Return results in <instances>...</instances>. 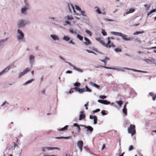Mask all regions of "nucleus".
<instances>
[{"mask_svg": "<svg viewBox=\"0 0 156 156\" xmlns=\"http://www.w3.org/2000/svg\"><path fill=\"white\" fill-rule=\"evenodd\" d=\"M45 90H44L41 91V93L42 94H44L45 93Z\"/></svg>", "mask_w": 156, "mask_h": 156, "instance_id": "0e129e2a", "label": "nucleus"}, {"mask_svg": "<svg viewBox=\"0 0 156 156\" xmlns=\"http://www.w3.org/2000/svg\"><path fill=\"white\" fill-rule=\"evenodd\" d=\"M18 32L19 34H20V35L18 36V39L19 40H22L24 38V35L22 31L21 30L18 29Z\"/></svg>", "mask_w": 156, "mask_h": 156, "instance_id": "39448f33", "label": "nucleus"}, {"mask_svg": "<svg viewBox=\"0 0 156 156\" xmlns=\"http://www.w3.org/2000/svg\"><path fill=\"white\" fill-rule=\"evenodd\" d=\"M100 111V109H97L95 110H94V111H93V112L94 113H96V112H99Z\"/></svg>", "mask_w": 156, "mask_h": 156, "instance_id": "09e8293b", "label": "nucleus"}, {"mask_svg": "<svg viewBox=\"0 0 156 156\" xmlns=\"http://www.w3.org/2000/svg\"><path fill=\"white\" fill-rule=\"evenodd\" d=\"M72 138V136H69L68 137H56L55 138L57 139H70Z\"/></svg>", "mask_w": 156, "mask_h": 156, "instance_id": "a211bd4d", "label": "nucleus"}, {"mask_svg": "<svg viewBox=\"0 0 156 156\" xmlns=\"http://www.w3.org/2000/svg\"><path fill=\"white\" fill-rule=\"evenodd\" d=\"M103 100H98V102L102 104V101Z\"/></svg>", "mask_w": 156, "mask_h": 156, "instance_id": "052dcab7", "label": "nucleus"}, {"mask_svg": "<svg viewBox=\"0 0 156 156\" xmlns=\"http://www.w3.org/2000/svg\"><path fill=\"white\" fill-rule=\"evenodd\" d=\"M85 128L87 129V131H90V132H92L93 130V128L90 126H86L85 127Z\"/></svg>", "mask_w": 156, "mask_h": 156, "instance_id": "6ab92c4d", "label": "nucleus"}, {"mask_svg": "<svg viewBox=\"0 0 156 156\" xmlns=\"http://www.w3.org/2000/svg\"><path fill=\"white\" fill-rule=\"evenodd\" d=\"M96 39L97 41H99L101 44L107 48H110L111 47L115 48V46L113 43H111V41L110 40L109 37H108L107 38V40H108V42L107 43H105L101 37L96 38Z\"/></svg>", "mask_w": 156, "mask_h": 156, "instance_id": "f257e3e1", "label": "nucleus"}, {"mask_svg": "<svg viewBox=\"0 0 156 156\" xmlns=\"http://www.w3.org/2000/svg\"><path fill=\"white\" fill-rule=\"evenodd\" d=\"M135 11V10L134 9L131 8L126 12H125V14L126 15L129 13H132L134 12Z\"/></svg>", "mask_w": 156, "mask_h": 156, "instance_id": "412c9836", "label": "nucleus"}, {"mask_svg": "<svg viewBox=\"0 0 156 156\" xmlns=\"http://www.w3.org/2000/svg\"><path fill=\"white\" fill-rule=\"evenodd\" d=\"M76 9L78 11H80L81 10V9L78 6L76 5Z\"/></svg>", "mask_w": 156, "mask_h": 156, "instance_id": "de8ad7c7", "label": "nucleus"}, {"mask_svg": "<svg viewBox=\"0 0 156 156\" xmlns=\"http://www.w3.org/2000/svg\"><path fill=\"white\" fill-rule=\"evenodd\" d=\"M114 50L116 52H120L122 51V50L121 49L117 48H115Z\"/></svg>", "mask_w": 156, "mask_h": 156, "instance_id": "473e14b6", "label": "nucleus"}, {"mask_svg": "<svg viewBox=\"0 0 156 156\" xmlns=\"http://www.w3.org/2000/svg\"><path fill=\"white\" fill-rule=\"evenodd\" d=\"M95 8L96 9V11L99 14H101V13L99 8L98 7H96Z\"/></svg>", "mask_w": 156, "mask_h": 156, "instance_id": "c85d7f7f", "label": "nucleus"}, {"mask_svg": "<svg viewBox=\"0 0 156 156\" xmlns=\"http://www.w3.org/2000/svg\"><path fill=\"white\" fill-rule=\"evenodd\" d=\"M128 103V102L126 103L124 106L123 108L122 109V111L123 113L125 114V115H127V109L126 108V104Z\"/></svg>", "mask_w": 156, "mask_h": 156, "instance_id": "f8f14e48", "label": "nucleus"}, {"mask_svg": "<svg viewBox=\"0 0 156 156\" xmlns=\"http://www.w3.org/2000/svg\"><path fill=\"white\" fill-rule=\"evenodd\" d=\"M116 102L119 105L120 107L121 106V105L122 104V103H123V102L121 101H116Z\"/></svg>", "mask_w": 156, "mask_h": 156, "instance_id": "c756f323", "label": "nucleus"}, {"mask_svg": "<svg viewBox=\"0 0 156 156\" xmlns=\"http://www.w3.org/2000/svg\"><path fill=\"white\" fill-rule=\"evenodd\" d=\"M68 126H68L66 125V126H65V127H64L63 128H62V129H58V131H66V130H67V129H68Z\"/></svg>", "mask_w": 156, "mask_h": 156, "instance_id": "aec40b11", "label": "nucleus"}, {"mask_svg": "<svg viewBox=\"0 0 156 156\" xmlns=\"http://www.w3.org/2000/svg\"><path fill=\"white\" fill-rule=\"evenodd\" d=\"M26 23H25L24 21L23 20H21L19 23H18V25H19V27H23L25 25Z\"/></svg>", "mask_w": 156, "mask_h": 156, "instance_id": "1a4fd4ad", "label": "nucleus"}, {"mask_svg": "<svg viewBox=\"0 0 156 156\" xmlns=\"http://www.w3.org/2000/svg\"><path fill=\"white\" fill-rule=\"evenodd\" d=\"M44 156H57L55 155H44Z\"/></svg>", "mask_w": 156, "mask_h": 156, "instance_id": "774afa93", "label": "nucleus"}, {"mask_svg": "<svg viewBox=\"0 0 156 156\" xmlns=\"http://www.w3.org/2000/svg\"><path fill=\"white\" fill-rule=\"evenodd\" d=\"M73 126H76L77 127V129L78 132H80V130H81V129H80L79 125H78L77 123H75L74 124Z\"/></svg>", "mask_w": 156, "mask_h": 156, "instance_id": "4be33fe9", "label": "nucleus"}, {"mask_svg": "<svg viewBox=\"0 0 156 156\" xmlns=\"http://www.w3.org/2000/svg\"><path fill=\"white\" fill-rule=\"evenodd\" d=\"M102 34L104 35V36H106L107 35V33L106 32L105 30H102Z\"/></svg>", "mask_w": 156, "mask_h": 156, "instance_id": "a19ab883", "label": "nucleus"}, {"mask_svg": "<svg viewBox=\"0 0 156 156\" xmlns=\"http://www.w3.org/2000/svg\"><path fill=\"white\" fill-rule=\"evenodd\" d=\"M31 70V69L30 68H26L24 71L25 73L26 74L29 72H30Z\"/></svg>", "mask_w": 156, "mask_h": 156, "instance_id": "cd10ccee", "label": "nucleus"}, {"mask_svg": "<svg viewBox=\"0 0 156 156\" xmlns=\"http://www.w3.org/2000/svg\"><path fill=\"white\" fill-rule=\"evenodd\" d=\"M88 103H89V102H87V103L84 105V106L86 107V109L87 110L88 109V108L87 107V106H88Z\"/></svg>", "mask_w": 156, "mask_h": 156, "instance_id": "8fccbe9b", "label": "nucleus"}, {"mask_svg": "<svg viewBox=\"0 0 156 156\" xmlns=\"http://www.w3.org/2000/svg\"><path fill=\"white\" fill-rule=\"evenodd\" d=\"M64 40L66 41H68L70 40V38L69 36H64L63 38Z\"/></svg>", "mask_w": 156, "mask_h": 156, "instance_id": "a878e982", "label": "nucleus"}, {"mask_svg": "<svg viewBox=\"0 0 156 156\" xmlns=\"http://www.w3.org/2000/svg\"><path fill=\"white\" fill-rule=\"evenodd\" d=\"M121 36L122 37V38L123 39H124V40H126V41L131 40L132 39V38H129V37H127V36L126 35H122V36Z\"/></svg>", "mask_w": 156, "mask_h": 156, "instance_id": "4468645a", "label": "nucleus"}, {"mask_svg": "<svg viewBox=\"0 0 156 156\" xmlns=\"http://www.w3.org/2000/svg\"><path fill=\"white\" fill-rule=\"evenodd\" d=\"M111 34L115 35L118 36H122V34L120 33L115 32H112Z\"/></svg>", "mask_w": 156, "mask_h": 156, "instance_id": "f3484780", "label": "nucleus"}, {"mask_svg": "<svg viewBox=\"0 0 156 156\" xmlns=\"http://www.w3.org/2000/svg\"><path fill=\"white\" fill-rule=\"evenodd\" d=\"M84 39L86 41V42H84V43L86 45H88L91 44L90 40L87 37H84Z\"/></svg>", "mask_w": 156, "mask_h": 156, "instance_id": "2eb2a0df", "label": "nucleus"}, {"mask_svg": "<svg viewBox=\"0 0 156 156\" xmlns=\"http://www.w3.org/2000/svg\"><path fill=\"white\" fill-rule=\"evenodd\" d=\"M51 37L55 40H58L59 39L58 37L55 35H51Z\"/></svg>", "mask_w": 156, "mask_h": 156, "instance_id": "b1692460", "label": "nucleus"}, {"mask_svg": "<svg viewBox=\"0 0 156 156\" xmlns=\"http://www.w3.org/2000/svg\"><path fill=\"white\" fill-rule=\"evenodd\" d=\"M81 13V14L83 16H86V15L85 14V12L84 11H82L81 10V11H80Z\"/></svg>", "mask_w": 156, "mask_h": 156, "instance_id": "ea45409f", "label": "nucleus"}, {"mask_svg": "<svg viewBox=\"0 0 156 156\" xmlns=\"http://www.w3.org/2000/svg\"><path fill=\"white\" fill-rule=\"evenodd\" d=\"M69 32L72 34L74 33V31L73 29L72 28H70L69 29Z\"/></svg>", "mask_w": 156, "mask_h": 156, "instance_id": "864d4df0", "label": "nucleus"}, {"mask_svg": "<svg viewBox=\"0 0 156 156\" xmlns=\"http://www.w3.org/2000/svg\"><path fill=\"white\" fill-rule=\"evenodd\" d=\"M80 83L79 82H76L74 84V86L76 87H80Z\"/></svg>", "mask_w": 156, "mask_h": 156, "instance_id": "58836bf2", "label": "nucleus"}, {"mask_svg": "<svg viewBox=\"0 0 156 156\" xmlns=\"http://www.w3.org/2000/svg\"><path fill=\"white\" fill-rule=\"evenodd\" d=\"M84 112L82 111L80 112V115L79 116V120H81L83 119H84L86 117L85 115L84 114Z\"/></svg>", "mask_w": 156, "mask_h": 156, "instance_id": "423d86ee", "label": "nucleus"}, {"mask_svg": "<svg viewBox=\"0 0 156 156\" xmlns=\"http://www.w3.org/2000/svg\"><path fill=\"white\" fill-rule=\"evenodd\" d=\"M102 104H103L105 105H108L110 104V102L106 100H103Z\"/></svg>", "mask_w": 156, "mask_h": 156, "instance_id": "bb28decb", "label": "nucleus"}, {"mask_svg": "<svg viewBox=\"0 0 156 156\" xmlns=\"http://www.w3.org/2000/svg\"><path fill=\"white\" fill-rule=\"evenodd\" d=\"M149 95L151 97H152L153 100L154 101L155 100L156 98V95H154V94L152 92H150L149 93Z\"/></svg>", "mask_w": 156, "mask_h": 156, "instance_id": "5701e85b", "label": "nucleus"}, {"mask_svg": "<svg viewBox=\"0 0 156 156\" xmlns=\"http://www.w3.org/2000/svg\"><path fill=\"white\" fill-rule=\"evenodd\" d=\"M86 51L88 52L89 53H94V52L91 51H90V50H86Z\"/></svg>", "mask_w": 156, "mask_h": 156, "instance_id": "5fc2aeb1", "label": "nucleus"}, {"mask_svg": "<svg viewBox=\"0 0 156 156\" xmlns=\"http://www.w3.org/2000/svg\"><path fill=\"white\" fill-rule=\"evenodd\" d=\"M67 19L69 20H72L73 19L72 16H67Z\"/></svg>", "mask_w": 156, "mask_h": 156, "instance_id": "79ce46f5", "label": "nucleus"}, {"mask_svg": "<svg viewBox=\"0 0 156 156\" xmlns=\"http://www.w3.org/2000/svg\"><path fill=\"white\" fill-rule=\"evenodd\" d=\"M135 128V126L134 125L131 124L128 129V133L131 134L132 136L136 134V131Z\"/></svg>", "mask_w": 156, "mask_h": 156, "instance_id": "f03ea898", "label": "nucleus"}, {"mask_svg": "<svg viewBox=\"0 0 156 156\" xmlns=\"http://www.w3.org/2000/svg\"><path fill=\"white\" fill-rule=\"evenodd\" d=\"M66 73H72V71L70 70H68L66 72Z\"/></svg>", "mask_w": 156, "mask_h": 156, "instance_id": "6e6d98bb", "label": "nucleus"}, {"mask_svg": "<svg viewBox=\"0 0 156 156\" xmlns=\"http://www.w3.org/2000/svg\"><path fill=\"white\" fill-rule=\"evenodd\" d=\"M66 23L67 24H70V22L67 21L66 22Z\"/></svg>", "mask_w": 156, "mask_h": 156, "instance_id": "680f3d73", "label": "nucleus"}, {"mask_svg": "<svg viewBox=\"0 0 156 156\" xmlns=\"http://www.w3.org/2000/svg\"><path fill=\"white\" fill-rule=\"evenodd\" d=\"M34 80V79H32L30 80H28L27 82H26L25 83V84H27L28 83H29L31 82H32Z\"/></svg>", "mask_w": 156, "mask_h": 156, "instance_id": "37998d69", "label": "nucleus"}, {"mask_svg": "<svg viewBox=\"0 0 156 156\" xmlns=\"http://www.w3.org/2000/svg\"><path fill=\"white\" fill-rule=\"evenodd\" d=\"M156 11V9H154L152 10H151L149 12L148 14V15L149 16L152 13L155 12Z\"/></svg>", "mask_w": 156, "mask_h": 156, "instance_id": "2f4dec72", "label": "nucleus"}, {"mask_svg": "<svg viewBox=\"0 0 156 156\" xmlns=\"http://www.w3.org/2000/svg\"><path fill=\"white\" fill-rule=\"evenodd\" d=\"M35 58V56L32 55H31L29 57V60L30 61V63L32 64L34 62V59Z\"/></svg>", "mask_w": 156, "mask_h": 156, "instance_id": "9b49d317", "label": "nucleus"}, {"mask_svg": "<svg viewBox=\"0 0 156 156\" xmlns=\"http://www.w3.org/2000/svg\"><path fill=\"white\" fill-rule=\"evenodd\" d=\"M99 97L101 99H104L106 98V96L105 95H101Z\"/></svg>", "mask_w": 156, "mask_h": 156, "instance_id": "a18cd8bd", "label": "nucleus"}, {"mask_svg": "<svg viewBox=\"0 0 156 156\" xmlns=\"http://www.w3.org/2000/svg\"><path fill=\"white\" fill-rule=\"evenodd\" d=\"M105 60H106V61H107V60H109V59H110L109 58H108L107 57H105Z\"/></svg>", "mask_w": 156, "mask_h": 156, "instance_id": "e2e57ef3", "label": "nucleus"}, {"mask_svg": "<svg viewBox=\"0 0 156 156\" xmlns=\"http://www.w3.org/2000/svg\"><path fill=\"white\" fill-rule=\"evenodd\" d=\"M48 149L49 150H52L54 149H59L58 148V147H44L42 148V151L44 152L45 151V149Z\"/></svg>", "mask_w": 156, "mask_h": 156, "instance_id": "ddd939ff", "label": "nucleus"}, {"mask_svg": "<svg viewBox=\"0 0 156 156\" xmlns=\"http://www.w3.org/2000/svg\"><path fill=\"white\" fill-rule=\"evenodd\" d=\"M14 147H13V149H14L15 147H17L18 146V145L17 144H16V143H14Z\"/></svg>", "mask_w": 156, "mask_h": 156, "instance_id": "4d7b16f0", "label": "nucleus"}, {"mask_svg": "<svg viewBox=\"0 0 156 156\" xmlns=\"http://www.w3.org/2000/svg\"><path fill=\"white\" fill-rule=\"evenodd\" d=\"M85 88L86 89V90H85V91H86L87 92H91L92 90L91 89H89L87 86H85Z\"/></svg>", "mask_w": 156, "mask_h": 156, "instance_id": "7c9ffc66", "label": "nucleus"}, {"mask_svg": "<svg viewBox=\"0 0 156 156\" xmlns=\"http://www.w3.org/2000/svg\"><path fill=\"white\" fill-rule=\"evenodd\" d=\"M10 66H8L7 67L5 68L0 73V75H1L2 73L6 72H8L10 69Z\"/></svg>", "mask_w": 156, "mask_h": 156, "instance_id": "dca6fc26", "label": "nucleus"}, {"mask_svg": "<svg viewBox=\"0 0 156 156\" xmlns=\"http://www.w3.org/2000/svg\"><path fill=\"white\" fill-rule=\"evenodd\" d=\"M77 147H79L80 150L81 152L83 150V143L82 140L78 141L77 143Z\"/></svg>", "mask_w": 156, "mask_h": 156, "instance_id": "20e7f679", "label": "nucleus"}, {"mask_svg": "<svg viewBox=\"0 0 156 156\" xmlns=\"http://www.w3.org/2000/svg\"><path fill=\"white\" fill-rule=\"evenodd\" d=\"M86 32L87 34H88L90 36H92V32L90 31L89 30H86Z\"/></svg>", "mask_w": 156, "mask_h": 156, "instance_id": "72a5a7b5", "label": "nucleus"}, {"mask_svg": "<svg viewBox=\"0 0 156 156\" xmlns=\"http://www.w3.org/2000/svg\"><path fill=\"white\" fill-rule=\"evenodd\" d=\"M25 4L26 5L25 7L22 8L21 9V11L22 13H23L27 10L29 9V4L28 3H26Z\"/></svg>", "mask_w": 156, "mask_h": 156, "instance_id": "0eeeda50", "label": "nucleus"}, {"mask_svg": "<svg viewBox=\"0 0 156 156\" xmlns=\"http://www.w3.org/2000/svg\"><path fill=\"white\" fill-rule=\"evenodd\" d=\"M69 43H70V44H75L74 42H73L72 40H71V41H70L69 42Z\"/></svg>", "mask_w": 156, "mask_h": 156, "instance_id": "bf43d9fd", "label": "nucleus"}, {"mask_svg": "<svg viewBox=\"0 0 156 156\" xmlns=\"http://www.w3.org/2000/svg\"><path fill=\"white\" fill-rule=\"evenodd\" d=\"M105 144H104L103 145L102 149L103 150L105 148Z\"/></svg>", "mask_w": 156, "mask_h": 156, "instance_id": "338daca9", "label": "nucleus"}, {"mask_svg": "<svg viewBox=\"0 0 156 156\" xmlns=\"http://www.w3.org/2000/svg\"><path fill=\"white\" fill-rule=\"evenodd\" d=\"M133 149H134L133 146V145H130L129 148V151H130L131 150H133Z\"/></svg>", "mask_w": 156, "mask_h": 156, "instance_id": "c03bdc74", "label": "nucleus"}, {"mask_svg": "<svg viewBox=\"0 0 156 156\" xmlns=\"http://www.w3.org/2000/svg\"><path fill=\"white\" fill-rule=\"evenodd\" d=\"M96 116H93L92 115H90V118L91 119H94V117H95Z\"/></svg>", "mask_w": 156, "mask_h": 156, "instance_id": "603ef678", "label": "nucleus"}, {"mask_svg": "<svg viewBox=\"0 0 156 156\" xmlns=\"http://www.w3.org/2000/svg\"><path fill=\"white\" fill-rule=\"evenodd\" d=\"M79 126H82V127H85H85H86V126H85V125H81V124L80 125H79Z\"/></svg>", "mask_w": 156, "mask_h": 156, "instance_id": "69168bd1", "label": "nucleus"}, {"mask_svg": "<svg viewBox=\"0 0 156 156\" xmlns=\"http://www.w3.org/2000/svg\"><path fill=\"white\" fill-rule=\"evenodd\" d=\"M101 113L103 115H105L106 114L105 113V111L104 110H102Z\"/></svg>", "mask_w": 156, "mask_h": 156, "instance_id": "3c124183", "label": "nucleus"}, {"mask_svg": "<svg viewBox=\"0 0 156 156\" xmlns=\"http://www.w3.org/2000/svg\"><path fill=\"white\" fill-rule=\"evenodd\" d=\"M77 37L80 40L82 41L83 40V37L80 35L78 34L77 35Z\"/></svg>", "mask_w": 156, "mask_h": 156, "instance_id": "4c0bfd02", "label": "nucleus"}, {"mask_svg": "<svg viewBox=\"0 0 156 156\" xmlns=\"http://www.w3.org/2000/svg\"><path fill=\"white\" fill-rule=\"evenodd\" d=\"M104 67L105 68H106V69H110V67H106L105 66H101V65H100V66H97L96 67L97 68H98V67Z\"/></svg>", "mask_w": 156, "mask_h": 156, "instance_id": "49530a36", "label": "nucleus"}, {"mask_svg": "<svg viewBox=\"0 0 156 156\" xmlns=\"http://www.w3.org/2000/svg\"><path fill=\"white\" fill-rule=\"evenodd\" d=\"M90 83L92 86L95 87L97 88H100V86L99 85H97V84L95 83H93V82H90Z\"/></svg>", "mask_w": 156, "mask_h": 156, "instance_id": "393cba45", "label": "nucleus"}, {"mask_svg": "<svg viewBox=\"0 0 156 156\" xmlns=\"http://www.w3.org/2000/svg\"><path fill=\"white\" fill-rule=\"evenodd\" d=\"M26 74L23 71V72L21 73H20L19 75V78H20L22 76H23L24 75Z\"/></svg>", "mask_w": 156, "mask_h": 156, "instance_id": "f704fd0d", "label": "nucleus"}, {"mask_svg": "<svg viewBox=\"0 0 156 156\" xmlns=\"http://www.w3.org/2000/svg\"><path fill=\"white\" fill-rule=\"evenodd\" d=\"M4 41L3 40H0V45L2 44L4 42Z\"/></svg>", "mask_w": 156, "mask_h": 156, "instance_id": "13d9d810", "label": "nucleus"}, {"mask_svg": "<svg viewBox=\"0 0 156 156\" xmlns=\"http://www.w3.org/2000/svg\"><path fill=\"white\" fill-rule=\"evenodd\" d=\"M144 33V31H136L134 33V34L137 35L139 34H143Z\"/></svg>", "mask_w": 156, "mask_h": 156, "instance_id": "c9c22d12", "label": "nucleus"}, {"mask_svg": "<svg viewBox=\"0 0 156 156\" xmlns=\"http://www.w3.org/2000/svg\"><path fill=\"white\" fill-rule=\"evenodd\" d=\"M67 63L70 66L73 67V69H75L80 72H82V71L81 69L78 68H76L74 65H73L71 63L69 62H67Z\"/></svg>", "mask_w": 156, "mask_h": 156, "instance_id": "9d476101", "label": "nucleus"}, {"mask_svg": "<svg viewBox=\"0 0 156 156\" xmlns=\"http://www.w3.org/2000/svg\"><path fill=\"white\" fill-rule=\"evenodd\" d=\"M69 9L70 12H72V10L74 12H76V11L74 9V8L73 5L71 4H68V5Z\"/></svg>", "mask_w": 156, "mask_h": 156, "instance_id": "6e6552de", "label": "nucleus"}, {"mask_svg": "<svg viewBox=\"0 0 156 156\" xmlns=\"http://www.w3.org/2000/svg\"><path fill=\"white\" fill-rule=\"evenodd\" d=\"M94 123L95 124H96L97 123L98 120L97 117L96 116L95 117H94Z\"/></svg>", "mask_w": 156, "mask_h": 156, "instance_id": "e433bc0d", "label": "nucleus"}, {"mask_svg": "<svg viewBox=\"0 0 156 156\" xmlns=\"http://www.w3.org/2000/svg\"><path fill=\"white\" fill-rule=\"evenodd\" d=\"M71 90H70L69 91V93H72L73 92V91L72 90H75L76 91L80 93H83L85 92V89L84 88L80 89L77 87H76L72 89Z\"/></svg>", "mask_w": 156, "mask_h": 156, "instance_id": "7ed1b4c3", "label": "nucleus"}]
</instances>
